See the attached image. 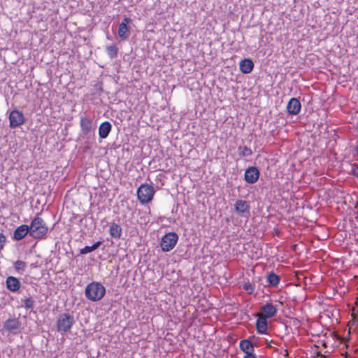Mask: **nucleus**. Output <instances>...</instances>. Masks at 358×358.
<instances>
[{"label": "nucleus", "mask_w": 358, "mask_h": 358, "mask_svg": "<svg viewBox=\"0 0 358 358\" xmlns=\"http://www.w3.org/2000/svg\"><path fill=\"white\" fill-rule=\"evenodd\" d=\"M29 227L30 228V236L35 239L45 238L48 231L45 222L39 217H34Z\"/></svg>", "instance_id": "1"}, {"label": "nucleus", "mask_w": 358, "mask_h": 358, "mask_svg": "<svg viewBox=\"0 0 358 358\" xmlns=\"http://www.w3.org/2000/svg\"><path fill=\"white\" fill-rule=\"evenodd\" d=\"M155 193V190L152 185L143 184L137 190V196L141 203L145 204L152 200Z\"/></svg>", "instance_id": "2"}, {"label": "nucleus", "mask_w": 358, "mask_h": 358, "mask_svg": "<svg viewBox=\"0 0 358 358\" xmlns=\"http://www.w3.org/2000/svg\"><path fill=\"white\" fill-rule=\"evenodd\" d=\"M73 323V316L69 313H62L57 318V329L59 331L67 332L71 329Z\"/></svg>", "instance_id": "3"}, {"label": "nucleus", "mask_w": 358, "mask_h": 358, "mask_svg": "<svg viewBox=\"0 0 358 358\" xmlns=\"http://www.w3.org/2000/svg\"><path fill=\"white\" fill-rule=\"evenodd\" d=\"M178 240V236L175 232L166 234L162 238L161 248L164 252H169L174 248Z\"/></svg>", "instance_id": "4"}, {"label": "nucleus", "mask_w": 358, "mask_h": 358, "mask_svg": "<svg viewBox=\"0 0 358 358\" xmlns=\"http://www.w3.org/2000/svg\"><path fill=\"white\" fill-rule=\"evenodd\" d=\"M9 127L11 129L18 127L25 122V117L22 112L19 110L15 109L10 111L9 114Z\"/></svg>", "instance_id": "5"}, {"label": "nucleus", "mask_w": 358, "mask_h": 358, "mask_svg": "<svg viewBox=\"0 0 358 358\" xmlns=\"http://www.w3.org/2000/svg\"><path fill=\"white\" fill-rule=\"evenodd\" d=\"M106 293L103 285L99 282H91V301H99Z\"/></svg>", "instance_id": "6"}, {"label": "nucleus", "mask_w": 358, "mask_h": 358, "mask_svg": "<svg viewBox=\"0 0 358 358\" xmlns=\"http://www.w3.org/2000/svg\"><path fill=\"white\" fill-rule=\"evenodd\" d=\"M277 307L272 303H267L260 308V311L257 315L264 317L266 319L271 318L277 314Z\"/></svg>", "instance_id": "7"}, {"label": "nucleus", "mask_w": 358, "mask_h": 358, "mask_svg": "<svg viewBox=\"0 0 358 358\" xmlns=\"http://www.w3.org/2000/svg\"><path fill=\"white\" fill-rule=\"evenodd\" d=\"M20 322L19 319L9 318L3 322V328L13 334H17L20 331Z\"/></svg>", "instance_id": "8"}, {"label": "nucleus", "mask_w": 358, "mask_h": 358, "mask_svg": "<svg viewBox=\"0 0 358 358\" xmlns=\"http://www.w3.org/2000/svg\"><path fill=\"white\" fill-rule=\"evenodd\" d=\"M259 177V171L255 166L248 168L245 172V180L250 184L255 183Z\"/></svg>", "instance_id": "9"}, {"label": "nucleus", "mask_w": 358, "mask_h": 358, "mask_svg": "<svg viewBox=\"0 0 358 358\" xmlns=\"http://www.w3.org/2000/svg\"><path fill=\"white\" fill-rule=\"evenodd\" d=\"M301 103L296 98H292L287 105V113L292 115L299 114L301 110Z\"/></svg>", "instance_id": "10"}, {"label": "nucleus", "mask_w": 358, "mask_h": 358, "mask_svg": "<svg viewBox=\"0 0 358 358\" xmlns=\"http://www.w3.org/2000/svg\"><path fill=\"white\" fill-rule=\"evenodd\" d=\"M30 235V228L27 224H22L17 227L13 232V238L15 241H20L27 234Z\"/></svg>", "instance_id": "11"}, {"label": "nucleus", "mask_w": 358, "mask_h": 358, "mask_svg": "<svg viewBox=\"0 0 358 358\" xmlns=\"http://www.w3.org/2000/svg\"><path fill=\"white\" fill-rule=\"evenodd\" d=\"M6 287L9 291L16 292L20 289L21 283L16 277L8 276L6 279Z\"/></svg>", "instance_id": "12"}, {"label": "nucleus", "mask_w": 358, "mask_h": 358, "mask_svg": "<svg viewBox=\"0 0 358 358\" xmlns=\"http://www.w3.org/2000/svg\"><path fill=\"white\" fill-rule=\"evenodd\" d=\"M256 316L258 317L256 322V328L257 331L262 334H266L268 329L267 319L259 315H256Z\"/></svg>", "instance_id": "13"}, {"label": "nucleus", "mask_w": 358, "mask_h": 358, "mask_svg": "<svg viewBox=\"0 0 358 358\" xmlns=\"http://www.w3.org/2000/svg\"><path fill=\"white\" fill-rule=\"evenodd\" d=\"M249 206L245 201L238 200L235 204V210L236 213L243 216L245 213H249Z\"/></svg>", "instance_id": "14"}, {"label": "nucleus", "mask_w": 358, "mask_h": 358, "mask_svg": "<svg viewBox=\"0 0 358 358\" xmlns=\"http://www.w3.org/2000/svg\"><path fill=\"white\" fill-rule=\"evenodd\" d=\"M254 68V64L250 59H244L240 62V69L243 73H250Z\"/></svg>", "instance_id": "15"}, {"label": "nucleus", "mask_w": 358, "mask_h": 358, "mask_svg": "<svg viewBox=\"0 0 358 358\" xmlns=\"http://www.w3.org/2000/svg\"><path fill=\"white\" fill-rule=\"evenodd\" d=\"M111 130V124L109 122H104L101 124L99 128V135L101 138H106Z\"/></svg>", "instance_id": "16"}, {"label": "nucleus", "mask_w": 358, "mask_h": 358, "mask_svg": "<svg viewBox=\"0 0 358 358\" xmlns=\"http://www.w3.org/2000/svg\"><path fill=\"white\" fill-rule=\"evenodd\" d=\"M109 231L111 237L118 239L120 238L122 234V228L119 224L116 223H113L110 226Z\"/></svg>", "instance_id": "17"}, {"label": "nucleus", "mask_w": 358, "mask_h": 358, "mask_svg": "<svg viewBox=\"0 0 358 358\" xmlns=\"http://www.w3.org/2000/svg\"><path fill=\"white\" fill-rule=\"evenodd\" d=\"M240 348L245 354L254 352L255 350L253 344L248 340H242L240 342Z\"/></svg>", "instance_id": "18"}, {"label": "nucleus", "mask_w": 358, "mask_h": 358, "mask_svg": "<svg viewBox=\"0 0 358 358\" xmlns=\"http://www.w3.org/2000/svg\"><path fill=\"white\" fill-rule=\"evenodd\" d=\"M130 31L125 23H120L118 27V36L122 39H127L129 36Z\"/></svg>", "instance_id": "19"}, {"label": "nucleus", "mask_w": 358, "mask_h": 358, "mask_svg": "<svg viewBox=\"0 0 358 358\" xmlns=\"http://www.w3.org/2000/svg\"><path fill=\"white\" fill-rule=\"evenodd\" d=\"M280 276L273 272L269 273L267 275V282L271 286H277L280 282Z\"/></svg>", "instance_id": "20"}, {"label": "nucleus", "mask_w": 358, "mask_h": 358, "mask_svg": "<svg viewBox=\"0 0 358 358\" xmlns=\"http://www.w3.org/2000/svg\"><path fill=\"white\" fill-rule=\"evenodd\" d=\"M13 267L17 273L22 274L27 268L26 262L17 260L13 263Z\"/></svg>", "instance_id": "21"}, {"label": "nucleus", "mask_w": 358, "mask_h": 358, "mask_svg": "<svg viewBox=\"0 0 358 358\" xmlns=\"http://www.w3.org/2000/svg\"><path fill=\"white\" fill-rule=\"evenodd\" d=\"M238 151L239 156L242 157H248L252 154L251 149L248 148L247 146H239L238 148Z\"/></svg>", "instance_id": "22"}, {"label": "nucleus", "mask_w": 358, "mask_h": 358, "mask_svg": "<svg viewBox=\"0 0 358 358\" xmlns=\"http://www.w3.org/2000/svg\"><path fill=\"white\" fill-rule=\"evenodd\" d=\"M34 301L32 297H27L24 300V305L25 309H31L34 307Z\"/></svg>", "instance_id": "23"}, {"label": "nucleus", "mask_w": 358, "mask_h": 358, "mask_svg": "<svg viewBox=\"0 0 358 358\" xmlns=\"http://www.w3.org/2000/svg\"><path fill=\"white\" fill-rule=\"evenodd\" d=\"M107 52L111 58H114L117 55V48L115 45L107 47Z\"/></svg>", "instance_id": "24"}, {"label": "nucleus", "mask_w": 358, "mask_h": 358, "mask_svg": "<svg viewBox=\"0 0 358 358\" xmlns=\"http://www.w3.org/2000/svg\"><path fill=\"white\" fill-rule=\"evenodd\" d=\"M81 127L83 130H86L87 132L90 130V120L87 118H83L81 120Z\"/></svg>", "instance_id": "25"}, {"label": "nucleus", "mask_w": 358, "mask_h": 358, "mask_svg": "<svg viewBox=\"0 0 358 358\" xmlns=\"http://www.w3.org/2000/svg\"><path fill=\"white\" fill-rule=\"evenodd\" d=\"M244 289L248 292L249 294H252L254 292L255 287L250 283H245L244 285Z\"/></svg>", "instance_id": "26"}, {"label": "nucleus", "mask_w": 358, "mask_h": 358, "mask_svg": "<svg viewBox=\"0 0 358 358\" xmlns=\"http://www.w3.org/2000/svg\"><path fill=\"white\" fill-rule=\"evenodd\" d=\"M6 242V237L3 234L0 233V251L3 249L4 244Z\"/></svg>", "instance_id": "27"}, {"label": "nucleus", "mask_w": 358, "mask_h": 358, "mask_svg": "<svg viewBox=\"0 0 358 358\" xmlns=\"http://www.w3.org/2000/svg\"><path fill=\"white\" fill-rule=\"evenodd\" d=\"M88 252H90V246L89 245L85 246L84 248H83L80 250L81 254H87Z\"/></svg>", "instance_id": "28"}, {"label": "nucleus", "mask_w": 358, "mask_h": 358, "mask_svg": "<svg viewBox=\"0 0 358 358\" xmlns=\"http://www.w3.org/2000/svg\"><path fill=\"white\" fill-rule=\"evenodd\" d=\"M85 296L86 297L90 299V284H88L86 287H85Z\"/></svg>", "instance_id": "29"}, {"label": "nucleus", "mask_w": 358, "mask_h": 358, "mask_svg": "<svg viewBox=\"0 0 358 358\" xmlns=\"http://www.w3.org/2000/svg\"><path fill=\"white\" fill-rule=\"evenodd\" d=\"M244 358H257L254 354V352L247 353L245 355Z\"/></svg>", "instance_id": "30"}, {"label": "nucleus", "mask_w": 358, "mask_h": 358, "mask_svg": "<svg viewBox=\"0 0 358 358\" xmlns=\"http://www.w3.org/2000/svg\"><path fill=\"white\" fill-rule=\"evenodd\" d=\"M100 244H101L100 242H97V243L93 244L92 245H91V252L96 250L99 246Z\"/></svg>", "instance_id": "31"}, {"label": "nucleus", "mask_w": 358, "mask_h": 358, "mask_svg": "<svg viewBox=\"0 0 358 358\" xmlns=\"http://www.w3.org/2000/svg\"><path fill=\"white\" fill-rule=\"evenodd\" d=\"M131 22V20L129 17H124L121 23H125V25H127V24L130 23Z\"/></svg>", "instance_id": "32"}, {"label": "nucleus", "mask_w": 358, "mask_h": 358, "mask_svg": "<svg viewBox=\"0 0 358 358\" xmlns=\"http://www.w3.org/2000/svg\"><path fill=\"white\" fill-rule=\"evenodd\" d=\"M355 151L356 152L357 155H358V145L355 147Z\"/></svg>", "instance_id": "33"}, {"label": "nucleus", "mask_w": 358, "mask_h": 358, "mask_svg": "<svg viewBox=\"0 0 358 358\" xmlns=\"http://www.w3.org/2000/svg\"><path fill=\"white\" fill-rule=\"evenodd\" d=\"M354 175L358 177V170L357 171H356V170L354 171Z\"/></svg>", "instance_id": "34"}, {"label": "nucleus", "mask_w": 358, "mask_h": 358, "mask_svg": "<svg viewBox=\"0 0 358 358\" xmlns=\"http://www.w3.org/2000/svg\"><path fill=\"white\" fill-rule=\"evenodd\" d=\"M83 221L86 222L87 220H86V219H85V220L83 219V220H80V222L83 223Z\"/></svg>", "instance_id": "35"}, {"label": "nucleus", "mask_w": 358, "mask_h": 358, "mask_svg": "<svg viewBox=\"0 0 358 358\" xmlns=\"http://www.w3.org/2000/svg\"><path fill=\"white\" fill-rule=\"evenodd\" d=\"M357 129L358 130V124H357Z\"/></svg>", "instance_id": "36"}]
</instances>
